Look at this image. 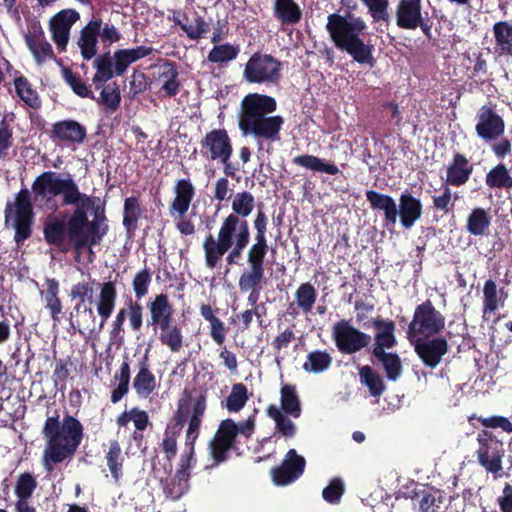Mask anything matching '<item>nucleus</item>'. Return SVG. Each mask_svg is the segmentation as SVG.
<instances>
[{"mask_svg":"<svg viewBox=\"0 0 512 512\" xmlns=\"http://www.w3.org/2000/svg\"><path fill=\"white\" fill-rule=\"evenodd\" d=\"M381 362L386 377L390 381H396L402 374V363L398 354L384 351L371 353Z\"/></svg>","mask_w":512,"mask_h":512,"instance_id":"45","label":"nucleus"},{"mask_svg":"<svg viewBox=\"0 0 512 512\" xmlns=\"http://www.w3.org/2000/svg\"><path fill=\"white\" fill-rule=\"evenodd\" d=\"M344 493V484L341 479H333L329 485H327L323 491V499L330 504H337L340 502L341 497Z\"/></svg>","mask_w":512,"mask_h":512,"instance_id":"64","label":"nucleus"},{"mask_svg":"<svg viewBox=\"0 0 512 512\" xmlns=\"http://www.w3.org/2000/svg\"><path fill=\"white\" fill-rule=\"evenodd\" d=\"M485 184L491 190H512V170L503 162L497 163L485 175Z\"/></svg>","mask_w":512,"mask_h":512,"instance_id":"31","label":"nucleus"},{"mask_svg":"<svg viewBox=\"0 0 512 512\" xmlns=\"http://www.w3.org/2000/svg\"><path fill=\"white\" fill-rule=\"evenodd\" d=\"M142 214L140 201L137 197H127L123 207V226L128 234H133L138 228V220Z\"/></svg>","mask_w":512,"mask_h":512,"instance_id":"44","label":"nucleus"},{"mask_svg":"<svg viewBox=\"0 0 512 512\" xmlns=\"http://www.w3.org/2000/svg\"><path fill=\"white\" fill-rule=\"evenodd\" d=\"M421 16V0L399 1L396 9V23L399 28L415 30Z\"/></svg>","mask_w":512,"mask_h":512,"instance_id":"29","label":"nucleus"},{"mask_svg":"<svg viewBox=\"0 0 512 512\" xmlns=\"http://www.w3.org/2000/svg\"><path fill=\"white\" fill-rule=\"evenodd\" d=\"M250 240L251 232L248 220L224 218L217 238L210 233L204 239L203 250L206 267L216 268L234 244L248 247Z\"/></svg>","mask_w":512,"mask_h":512,"instance_id":"6","label":"nucleus"},{"mask_svg":"<svg viewBox=\"0 0 512 512\" xmlns=\"http://www.w3.org/2000/svg\"><path fill=\"white\" fill-rule=\"evenodd\" d=\"M317 290L310 282L301 283L295 291V301L290 303L286 314L295 318L299 311L304 314L311 313L317 300Z\"/></svg>","mask_w":512,"mask_h":512,"instance_id":"24","label":"nucleus"},{"mask_svg":"<svg viewBox=\"0 0 512 512\" xmlns=\"http://www.w3.org/2000/svg\"><path fill=\"white\" fill-rule=\"evenodd\" d=\"M159 341L167 346L173 353L179 352L183 346V333L178 325L168 324L165 329H160Z\"/></svg>","mask_w":512,"mask_h":512,"instance_id":"52","label":"nucleus"},{"mask_svg":"<svg viewBox=\"0 0 512 512\" xmlns=\"http://www.w3.org/2000/svg\"><path fill=\"white\" fill-rule=\"evenodd\" d=\"M273 14L283 25H295L302 18V10L295 0H275Z\"/></svg>","mask_w":512,"mask_h":512,"instance_id":"33","label":"nucleus"},{"mask_svg":"<svg viewBox=\"0 0 512 512\" xmlns=\"http://www.w3.org/2000/svg\"><path fill=\"white\" fill-rule=\"evenodd\" d=\"M174 192L175 198L169 207L170 214L173 215L176 212L182 217L189 210L195 196V189L189 179H180L175 184Z\"/></svg>","mask_w":512,"mask_h":512,"instance_id":"30","label":"nucleus"},{"mask_svg":"<svg viewBox=\"0 0 512 512\" xmlns=\"http://www.w3.org/2000/svg\"><path fill=\"white\" fill-rule=\"evenodd\" d=\"M332 339L342 354H355L368 347L372 337L354 327L350 320L341 319L332 327Z\"/></svg>","mask_w":512,"mask_h":512,"instance_id":"12","label":"nucleus"},{"mask_svg":"<svg viewBox=\"0 0 512 512\" xmlns=\"http://www.w3.org/2000/svg\"><path fill=\"white\" fill-rule=\"evenodd\" d=\"M105 460L112 478L116 483H118L123 477V465L125 458L117 440L109 441V448L105 453Z\"/></svg>","mask_w":512,"mask_h":512,"instance_id":"40","label":"nucleus"},{"mask_svg":"<svg viewBox=\"0 0 512 512\" xmlns=\"http://www.w3.org/2000/svg\"><path fill=\"white\" fill-rule=\"evenodd\" d=\"M281 62L269 54L254 53L247 61L243 77L249 83L278 84L281 79Z\"/></svg>","mask_w":512,"mask_h":512,"instance_id":"10","label":"nucleus"},{"mask_svg":"<svg viewBox=\"0 0 512 512\" xmlns=\"http://www.w3.org/2000/svg\"><path fill=\"white\" fill-rule=\"evenodd\" d=\"M475 131L485 142L498 140L505 132V121L493 105H482L476 114Z\"/></svg>","mask_w":512,"mask_h":512,"instance_id":"17","label":"nucleus"},{"mask_svg":"<svg viewBox=\"0 0 512 512\" xmlns=\"http://www.w3.org/2000/svg\"><path fill=\"white\" fill-rule=\"evenodd\" d=\"M265 283V269L249 268L244 270L238 280L241 292H248L250 289L262 288Z\"/></svg>","mask_w":512,"mask_h":512,"instance_id":"51","label":"nucleus"},{"mask_svg":"<svg viewBox=\"0 0 512 512\" xmlns=\"http://www.w3.org/2000/svg\"><path fill=\"white\" fill-rule=\"evenodd\" d=\"M14 147L13 128L4 116L0 121V160L9 158V150Z\"/></svg>","mask_w":512,"mask_h":512,"instance_id":"62","label":"nucleus"},{"mask_svg":"<svg viewBox=\"0 0 512 512\" xmlns=\"http://www.w3.org/2000/svg\"><path fill=\"white\" fill-rule=\"evenodd\" d=\"M332 357L326 350H315L308 353L303 363V370L309 373L319 374L330 368Z\"/></svg>","mask_w":512,"mask_h":512,"instance_id":"47","label":"nucleus"},{"mask_svg":"<svg viewBox=\"0 0 512 512\" xmlns=\"http://www.w3.org/2000/svg\"><path fill=\"white\" fill-rule=\"evenodd\" d=\"M359 377L361 383L369 389L373 397H379L384 393L386 385L382 377L372 367L368 365L360 367Z\"/></svg>","mask_w":512,"mask_h":512,"instance_id":"48","label":"nucleus"},{"mask_svg":"<svg viewBox=\"0 0 512 512\" xmlns=\"http://www.w3.org/2000/svg\"><path fill=\"white\" fill-rule=\"evenodd\" d=\"M292 163L308 170L329 175H336L340 172L334 163H326L323 159L310 154L296 156L292 159Z\"/></svg>","mask_w":512,"mask_h":512,"instance_id":"41","label":"nucleus"},{"mask_svg":"<svg viewBox=\"0 0 512 512\" xmlns=\"http://www.w3.org/2000/svg\"><path fill=\"white\" fill-rule=\"evenodd\" d=\"M27 48L32 54L35 63L39 66L43 65L47 61L56 60L53 47L47 41V39H43L41 41L35 42L34 44L28 45Z\"/></svg>","mask_w":512,"mask_h":512,"instance_id":"59","label":"nucleus"},{"mask_svg":"<svg viewBox=\"0 0 512 512\" xmlns=\"http://www.w3.org/2000/svg\"><path fill=\"white\" fill-rule=\"evenodd\" d=\"M423 206L419 198L414 197L408 191L401 193L399 197L398 216L403 228H411L422 216Z\"/></svg>","mask_w":512,"mask_h":512,"instance_id":"28","label":"nucleus"},{"mask_svg":"<svg viewBox=\"0 0 512 512\" xmlns=\"http://www.w3.org/2000/svg\"><path fill=\"white\" fill-rule=\"evenodd\" d=\"M425 367L435 369L449 351V344L443 336H423L408 339Z\"/></svg>","mask_w":512,"mask_h":512,"instance_id":"13","label":"nucleus"},{"mask_svg":"<svg viewBox=\"0 0 512 512\" xmlns=\"http://www.w3.org/2000/svg\"><path fill=\"white\" fill-rule=\"evenodd\" d=\"M31 195L32 190L22 188L15 195L14 202H8L4 210L5 226L11 224L15 230L14 241L17 245L23 244L33 234L35 213Z\"/></svg>","mask_w":512,"mask_h":512,"instance_id":"8","label":"nucleus"},{"mask_svg":"<svg viewBox=\"0 0 512 512\" xmlns=\"http://www.w3.org/2000/svg\"><path fill=\"white\" fill-rule=\"evenodd\" d=\"M194 22L188 23L187 14L183 13V20L178 17H174V23L186 33L187 37L191 40H198L203 37L210 30L209 23H207L202 16L197 12L194 13Z\"/></svg>","mask_w":512,"mask_h":512,"instance_id":"38","label":"nucleus"},{"mask_svg":"<svg viewBox=\"0 0 512 512\" xmlns=\"http://www.w3.org/2000/svg\"><path fill=\"white\" fill-rule=\"evenodd\" d=\"M97 103L103 105L108 112L116 111L121 102V94L118 86L114 83L113 87L110 85L105 86L100 97L94 99Z\"/></svg>","mask_w":512,"mask_h":512,"instance_id":"60","label":"nucleus"},{"mask_svg":"<svg viewBox=\"0 0 512 512\" xmlns=\"http://www.w3.org/2000/svg\"><path fill=\"white\" fill-rule=\"evenodd\" d=\"M139 301L140 300H132V298H129L125 302L124 307L126 312V318L129 321L130 329L134 332L140 331L143 326L144 308Z\"/></svg>","mask_w":512,"mask_h":512,"instance_id":"58","label":"nucleus"},{"mask_svg":"<svg viewBox=\"0 0 512 512\" xmlns=\"http://www.w3.org/2000/svg\"><path fill=\"white\" fill-rule=\"evenodd\" d=\"M150 317L147 320V326H151L154 331L165 329L168 324L173 322L174 309L166 293L155 295L146 303Z\"/></svg>","mask_w":512,"mask_h":512,"instance_id":"19","label":"nucleus"},{"mask_svg":"<svg viewBox=\"0 0 512 512\" xmlns=\"http://www.w3.org/2000/svg\"><path fill=\"white\" fill-rule=\"evenodd\" d=\"M138 371L133 379V388L140 398H148L158 387L157 379L150 370L148 356L138 361Z\"/></svg>","mask_w":512,"mask_h":512,"instance_id":"26","label":"nucleus"},{"mask_svg":"<svg viewBox=\"0 0 512 512\" xmlns=\"http://www.w3.org/2000/svg\"><path fill=\"white\" fill-rule=\"evenodd\" d=\"M305 467V458L299 455L295 449H290L281 464L271 469L270 475L276 486H287L303 475Z\"/></svg>","mask_w":512,"mask_h":512,"instance_id":"16","label":"nucleus"},{"mask_svg":"<svg viewBox=\"0 0 512 512\" xmlns=\"http://www.w3.org/2000/svg\"><path fill=\"white\" fill-rule=\"evenodd\" d=\"M80 19V14L74 9H63L49 21L52 40L59 52H64L69 42L72 26Z\"/></svg>","mask_w":512,"mask_h":512,"instance_id":"18","label":"nucleus"},{"mask_svg":"<svg viewBox=\"0 0 512 512\" xmlns=\"http://www.w3.org/2000/svg\"><path fill=\"white\" fill-rule=\"evenodd\" d=\"M280 410L290 417L298 418L301 415V403L293 385L286 384L280 391Z\"/></svg>","mask_w":512,"mask_h":512,"instance_id":"42","label":"nucleus"},{"mask_svg":"<svg viewBox=\"0 0 512 512\" xmlns=\"http://www.w3.org/2000/svg\"><path fill=\"white\" fill-rule=\"evenodd\" d=\"M42 434L46 440L43 451V465L47 471L53 466L71 459L84 438V426L74 416L66 413L59 420V414L47 417Z\"/></svg>","mask_w":512,"mask_h":512,"instance_id":"3","label":"nucleus"},{"mask_svg":"<svg viewBox=\"0 0 512 512\" xmlns=\"http://www.w3.org/2000/svg\"><path fill=\"white\" fill-rule=\"evenodd\" d=\"M491 215L482 207L471 210L466 220V230L473 236H484L489 232Z\"/></svg>","mask_w":512,"mask_h":512,"instance_id":"35","label":"nucleus"},{"mask_svg":"<svg viewBox=\"0 0 512 512\" xmlns=\"http://www.w3.org/2000/svg\"><path fill=\"white\" fill-rule=\"evenodd\" d=\"M444 328V315L435 308L431 300L427 299L415 307L413 318L408 325L407 339L437 336Z\"/></svg>","mask_w":512,"mask_h":512,"instance_id":"9","label":"nucleus"},{"mask_svg":"<svg viewBox=\"0 0 512 512\" xmlns=\"http://www.w3.org/2000/svg\"><path fill=\"white\" fill-rule=\"evenodd\" d=\"M268 250V241L254 240V243L248 248L246 254L248 267L265 269V258Z\"/></svg>","mask_w":512,"mask_h":512,"instance_id":"53","label":"nucleus"},{"mask_svg":"<svg viewBox=\"0 0 512 512\" xmlns=\"http://www.w3.org/2000/svg\"><path fill=\"white\" fill-rule=\"evenodd\" d=\"M87 137V129L76 120L65 119L55 122L50 131V138L67 146L81 144Z\"/></svg>","mask_w":512,"mask_h":512,"instance_id":"20","label":"nucleus"},{"mask_svg":"<svg viewBox=\"0 0 512 512\" xmlns=\"http://www.w3.org/2000/svg\"><path fill=\"white\" fill-rule=\"evenodd\" d=\"M163 72L160 74V78L164 79L161 90L163 91L164 97H174L180 91V82L178 80L179 72L175 62L166 61L163 66Z\"/></svg>","mask_w":512,"mask_h":512,"instance_id":"43","label":"nucleus"},{"mask_svg":"<svg viewBox=\"0 0 512 512\" xmlns=\"http://www.w3.org/2000/svg\"><path fill=\"white\" fill-rule=\"evenodd\" d=\"M152 282V271L150 268L145 267L138 271L132 279V288L135 295V300H141L149 291Z\"/></svg>","mask_w":512,"mask_h":512,"instance_id":"61","label":"nucleus"},{"mask_svg":"<svg viewBox=\"0 0 512 512\" xmlns=\"http://www.w3.org/2000/svg\"><path fill=\"white\" fill-rule=\"evenodd\" d=\"M248 399L247 387L243 383H236L226 398L225 407L231 413L239 412L246 405Z\"/></svg>","mask_w":512,"mask_h":512,"instance_id":"54","label":"nucleus"},{"mask_svg":"<svg viewBox=\"0 0 512 512\" xmlns=\"http://www.w3.org/2000/svg\"><path fill=\"white\" fill-rule=\"evenodd\" d=\"M102 19L93 16L92 19L80 30V36L77 45L80 49L81 56L85 60H91L97 54L98 37Z\"/></svg>","mask_w":512,"mask_h":512,"instance_id":"22","label":"nucleus"},{"mask_svg":"<svg viewBox=\"0 0 512 512\" xmlns=\"http://www.w3.org/2000/svg\"><path fill=\"white\" fill-rule=\"evenodd\" d=\"M478 448L475 452L477 461L488 473L499 474L505 455L503 442L488 430H481L477 434Z\"/></svg>","mask_w":512,"mask_h":512,"instance_id":"11","label":"nucleus"},{"mask_svg":"<svg viewBox=\"0 0 512 512\" xmlns=\"http://www.w3.org/2000/svg\"><path fill=\"white\" fill-rule=\"evenodd\" d=\"M507 298V293L504 289H497V285L494 280L488 279L484 283L483 287V312L495 313L498 309L499 303L504 304Z\"/></svg>","mask_w":512,"mask_h":512,"instance_id":"39","label":"nucleus"},{"mask_svg":"<svg viewBox=\"0 0 512 512\" xmlns=\"http://www.w3.org/2000/svg\"><path fill=\"white\" fill-rule=\"evenodd\" d=\"M255 208V197L248 191L237 192L232 200L230 213L225 218L233 220H247Z\"/></svg>","mask_w":512,"mask_h":512,"instance_id":"36","label":"nucleus"},{"mask_svg":"<svg viewBox=\"0 0 512 512\" xmlns=\"http://www.w3.org/2000/svg\"><path fill=\"white\" fill-rule=\"evenodd\" d=\"M130 421L134 423L136 431H144L150 425L148 413L138 407L125 410L116 418L119 427H126Z\"/></svg>","mask_w":512,"mask_h":512,"instance_id":"46","label":"nucleus"},{"mask_svg":"<svg viewBox=\"0 0 512 512\" xmlns=\"http://www.w3.org/2000/svg\"><path fill=\"white\" fill-rule=\"evenodd\" d=\"M371 325L375 329L374 346L371 353L391 349L397 345L396 325L393 320L378 316L372 319Z\"/></svg>","mask_w":512,"mask_h":512,"instance_id":"23","label":"nucleus"},{"mask_svg":"<svg viewBox=\"0 0 512 512\" xmlns=\"http://www.w3.org/2000/svg\"><path fill=\"white\" fill-rule=\"evenodd\" d=\"M468 421L473 426H475L474 421H477L485 428H500L504 432L512 433V423L508 418L504 416L493 415L489 417H483L478 416L477 414H472L468 417Z\"/></svg>","mask_w":512,"mask_h":512,"instance_id":"56","label":"nucleus"},{"mask_svg":"<svg viewBox=\"0 0 512 512\" xmlns=\"http://www.w3.org/2000/svg\"><path fill=\"white\" fill-rule=\"evenodd\" d=\"M494 38L493 52L496 58L512 57V23L507 20L495 22L492 27Z\"/></svg>","mask_w":512,"mask_h":512,"instance_id":"27","label":"nucleus"},{"mask_svg":"<svg viewBox=\"0 0 512 512\" xmlns=\"http://www.w3.org/2000/svg\"><path fill=\"white\" fill-rule=\"evenodd\" d=\"M367 26L365 21L352 14L338 13L328 15L326 30L335 46L346 51L359 64L373 66V46L365 44L360 38Z\"/></svg>","mask_w":512,"mask_h":512,"instance_id":"5","label":"nucleus"},{"mask_svg":"<svg viewBox=\"0 0 512 512\" xmlns=\"http://www.w3.org/2000/svg\"><path fill=\"white\" fill-rule=\"evenodd\" d=\"M267 416L275 422V430L281 437L293 438L297 433V426L284 414L278 406L271 404L266 409Z\"/></svg>","mask_w":512,"mask_h":512,"instance_id":"37","label":"nucleus"},{"mask_svg":"<svg viewBox=\"0 0 512 512\" xmlns=\"http://www.w3.org/2000/svg\"><path fill=\"white\" fill-rule=\"evenodd\" d=\"M117 296L118 294L115 282L108 281L102 283L96 304L97 313L101 317L99 326H97L96 315L92 307L86 305L82 306V303H77L74 306L76 320L71 323L72 327L77 329L83 336L96 338L101 332L105 322L113 313L116 306Z\"/></svg>","mask_w":512,"mask_h":512,"instance_id":"7","label":"nucleus"},{"mask_svg":"<svg viewBox=\"0 0 512 512\" xmlns=\"http://www.w3.org/2000/svg\"><path fill=\"white\" fill-rule=\"evenodd\" d=\"M450 185L442 183L440 193L432 196L431 208L435 213L448 215L454 213L455 202L460 199L459 192H452Z\"/></svg>","mask_w":512,"mask_h":512,"instance_id":"34","label":"nucleus"},{"mask_svg":"<svg viewBox=\"0 0 512 512\" xmlns=\"http://www.w3.org/2000/svg\"><path fill=\"white\" fill-rule=\"evenodd\" d=\"M60 285L55 278L45 280V290L41 291V296L45 301V308L49 311L51 319L54 322L60 321L62 313V302L59 298Z\"/></svg>","mask_w":512,"mask_h":512,"instance_id":"32","label":"nucleus"},{"mask_svg":"<svg viewBox=\"0 0 512 512\" xmlns=\"http://www.w3.org/2000/svg\"><path fill=\"white\" fill-rule=\"evenodd\" d=\"M35 476L29 472L21 473L15 484V494L18 499L29 500L37 488Z\"/></svg>","mask_w":512,"mask_h":512,"instance_id":"57","label":"nucleus"},{"mask_svg":"<svg viewBox=\"0 0 512 512\" xmlns=\"http://www.w3.org/2000/svg\"><path fill=\"white\" fill-rule=\"evenodd\" d=\"M14 86L19 98L29 107L38 108L40 107V99L38 93L32 88L31 83L28 79L20 75L14 79Z\"/></svg>","mask_w":512,"mask_h":512,"instance_id":"49","label":"nucleus"},{"mask_svg":"<svg viewBox=\"0 0 512 512\" xmlns=\"http://www.w3.org/2000/svg\"><path fill=\"white\" fill-rule=\"evenodd\" d=\"M62 77L77 96L95 99V95L89 86L81 79L80 75L74 73L69 67L62 66Z\"/></svg>","mask_w":512,"mask_h":512,"instance_id":"50","label":"nucleus"},{"mask_svg":"<svg viewBox=\"0 0 512 512\" xmlns=\"http://www.w3.org/2000/svg\"><path fill=\"white\" fill-rule=\"evenodd\" d=\"M277 110L274 97L260 94H246L239 106L238 127L243 136H251L258 143L278 142L285 119L281 115H272Z\"/></svg>","mask_w":512,"mask_h":512,"instance_id":"2","label":"nucleus"},{"mask_svg":"<svg viewBox=\"0 0 512 512\" xmlns=\"http://www.w3.org/2000/svg\"><path fill=\"white\" fill-rule=\"evenodd\" d=\"M236 438V422L230 418L222 420L209 442V452L215 465L228 459V452L235 447Z\"/></svg>","mask_w":512,"mask_h":512,"instance_id":"14","label":"nucleus"},{"mask_svg":"<svg viewBox=\"0 0 512 512\" xmlns=\"http://www.w3.org/2000/svg\"><path fill=\"white\" fill-rule=\"evenodd\" d=\"M365 195L373 210L384 213V227L394 226L398 217V205L394 198L375 190H368Z\"/></svg>","mask_w":512,"mask_h":512,"instance_id":"25","label":"nucleus"},{"mask_svg":"<svg viewBox=\"0 0 512 512\" xmlns=\"http://www.w3.org/2000/svg\"><path fill=\"white\" fill-rule=\"evenodd\" d=\"M474 165L463 153L456 152L446 165V178L444 183L452 187H462L471 178Z\"/></svg>","mask_w":512,"mask_h":512,"instance_id":"21","label":"nucleus"},{"mask_svg":"<svg viewBox=\"0 0 512 512\" xmlns=\"http://www.w3.org/2000/svg\"><path fill=\"white\" fill-rule=\"evenodd\" d=\"M43 235L46 243L60 252L72 250L79 258L90 246H98L102 240L97 226L90 222L85 209L75 208L64 219L55 218L44 224Z\"/></svg>","mask_w":512,"mask_h":512,"instance_id":"1","label":"nucleus"},{"mask_svg":"<svg viewBox=\"0 0 512 512\" xmlns=\"http://www.w3.org/2000/svg\"><path fill=\"white\" fill-rule=\"evenodd\" d=\"M32 193L35 203L44 202L48 207L53 203L54 209L58 208L55 202L57 196H62L63 207L76 206L86 211L94 207V200H99L98 197L81 192L70 174L62 178L61 174L54 171H44L39 174L32 183Z\"/></svg>","mask_w":512,"mask_h":512,"instance_id":"4","label":"nucleus"},{"mask_svg":"<svg viewBox=\"0 0 512 512\" xmlns=\"http://www.w3.org/2000/svg\"><path fill=\"white\" fill-rule=\"evenodd\" d=\"M239 54V47L230 43L215 45L208 53L207 60L211 63H224L234 60Z\"/></svg>","mask_w":512,"mask_h":512,"instance_id":"55","label":"nucleus"},{"mask_svg":"<svg viewBox=\"0 0 512 512\" xmlns=\"http://www.w3.org/2000/svg\"><path fill=\"white\" fill-rule=\"evenodd\" d=\"M126 319L125 308L122 307L118 310L114 320L112 321L111 329L109 331V340L112 344L120 346L124 343V323Z\"/></svg>","mask_w":512,"mask_h":512,"instance_id":"63","label":"nucleus"},{"mask_svg":"<svg viewBox=\"0 0 512 512\" xmlns=\"http://www.w3.org/2000/svg\"><path fill=\"white\" fill-rule=\"evenodd\" d=\"M200 153L208 161L222 160L233 155V144L224 128H215L207 132L199 142Z\"/></svg>","mask_w":512,"mask_h":512,"instance_id":"15","label":"nucleus"}]
</instances>
